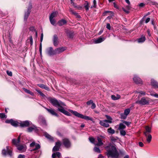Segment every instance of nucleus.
Instances as JSON below:
<instances>
[{
	"label": "nucleus",
	"mask_w": 158,
	"mask_h": 158,
	"mask_svg": "<svg viewBox=\"0 0 158 158\" xmlns=\"http://www.w3.org/2000/svg\"><path fill=\"white\" fill-rule=\"evenodd\" d=\"M49 101L54 106L58 107V110L64 114L69 116H71V114L67 111L65 110L63 106H66L65 104L61 101L57 100L54 98H50L49 99Z\"/></svg>",
	"instance_id": "1"
},
{
	"label": "nucleus",
	"mask_w": 158,
	"mask_h": 158,
	"mask_svg": "<svg viewBox=\"0 0 158 158\" xmlns=\"http://www.w3.org/2000/svg\"><path fill=\"white\" fill-rule=\"evenodd\" d=\"M107 151V155L113 158H118V154L116 148L114 146H107L105 147Z\"/></svg>",
	"instance_id": "2"
},
{
	"label": "nucleus",
	"mask_w": 158,
	"mask_h": 158,
	"mask_svg": "<svg viewBox=\"0 0 158 158\" xmlns=\"http://www.w3.org/2000/svg\"><path fill=\"white\" fill-rule=\"evenodd\" d=\"M69 111L71 113L78 117L86 120H89L90 121L92 120V118L89 116H84L83 115L81 114L76 111H73L72 110H70Z\"/></svg>",
	"instance_id": "3"
},
{
	"label": "nucleus",
	"mask_w": 158,
	"mask_h": 158,
	"mask_svg": "<svg viewBox=\"0 0 158 158\" xmlns=\"http://www.w3.org/2000/svg\"><path fill=\"white\" fill-rule=\"evenodd\" d=\"M30 147L33 148L31 150V151H34V153L35 154L39 152V151L38 150L40 148V146L39 144L33 142L30 144Z\"/></svg>",
	"instance_id": "4"
},
{
	"label": "nucleus",
	"mask_w": 158,
	"mask_h": 158,
	"mask_svg": "<svg viewBox=\"0 0 158 158\" xmlns=\"http://www.w3.org/2000/svg\"><path fill=\"white\" fill-rule=\"evenodd\" d=\"M136 103L142 105H148L149 103V100L147 98H142L140 100L137 101Z\"/></svg>",
	"instance_id": "5"
},
{
	"label": "nucleus",
	"mask_w": 158,
	"mask_h": 158,
	"mask_svg": "<svg viewBox=\"0 0 158 158\" xmlns=\"http://www.w3.org/2000/svg\"><path fill=\"white\" fill-rule=\"evenodd\" d=\"M62 143L66 148H70L71 143L68 139L65 138L63 139H62Z\"/></svg>",
	"instance_id": "6"
},
{
	"label": "nucleus",
	"mask_w": 158,
	"mask_h": 158,
	"mask_svg": "<svg viewBox=\"0 0 158 158\" xmlns=\"http://www.w3.org/2000/svg\"><path fill=\"white\" fill-rule=\"evenodd\" d=\"M9 146H6V149H3L2 151V154L4 156L6 155L7 154L9 155L10 156H12V151L9 149Z\"/></svg>",
	"instance_id": "7"
},
{
	"label": "nucleus",
	"mask_w": 158,
	"mask_h": 158,
	"mask_svg": "<svg viewBox=\"0 0 158 158\" xmlns=\"http://www.w3.org/2000/svg\"><path fill=\"white\" fill-rule=\"evenodd\" d=\"M44 108L48 111V112L52 115L55 116L56 117H58L59 115L55 111L54 109L51 108L48 109L47 107H44Z\"/></svg>",
	"instance_id": "8"
},
{
	"label": "nucleus",
	"mask_w": 158,
	"mask_h": 158,
	"mask_svg": "<svg viewBox=\"0 0 158 158\" xmlns=\"http://www.w3.org/2000/svg\"><path fill=\"white\" fill-rule=\"evenodd\" d=\"M67 49L66 47H59L56 49L55 50V55L59 54L62 52L64 51L65 50Z\"/></svg>",
	"instance_id": "9"
},
{
	"label": "nucleus",
	"mask_w": 158,
	"mask_h": 158,
	"mask_svg": "<svg viewBox=\"0 0 158 158\" xmlns=\"http://www.w3.org/2000/svg\"><path fill=\"white\" fill-rule=\"evenodd\" d=\"M21 139V135H19L17 139H12V142L13 144L15 145L16 147L19 144Z\"/></svg>",
	"instance_id": "10"
},
{
	"label": "nucleus",
	"mask_w": 158,
	"mask_h": 158,
	"mask_svg": "<svg viewBox=\"0 0 158 158\" xmlns=\"http://www.w3.org/2000/svg\"><path fill=\"white\" fill-rule=\"evenodd\" d=\"M47 53L51 56L55 55V50H53L52 47H50L47 49Z\"/></svg>",
	"instance_id": "11"
},
{
	"label": "nucleus",
	"mask_w": 158,
	"mask_h": 158,
	"mask_svg": "<svg viewBox=\"0 0 158 158\" xmlns=\"http://www.w3.org/2000/svg\"><path fill=\"white\" fill-rule=\"evenodd\" d=\"M106 120H100L99 122L100 124L102 126L108 127L110 126L109 124Z\"/></svg>",
	"instance_id": "12"
},
{
	"label": "nucleus",
	"mask_w": 158,
	"mask_h": 158,
	"mask_svg": "<svg viewBox=\"0 0 158 158\" xmlns=\"http://www.w3.org/2000/svg\"><path fill=\"white\" fill-rule=\"evenodd\" d=\"M61 143L60 141H58L56 143V145L52 149L53 151H58L61 146Z\"/></svg>",
	"instance_id": "13"
},
{
	"label": "nucleus",
	"mask_w": 158,
	"mask_h": 158,
	"mask_svg": "<svg viewBox=\"0 0 158 158\" xmlns=\"http://www.w3.org/2000/svg\"><path fill=\"white\" fill-rule=\"evenodd\" d=\"M38 121L40 124L45 126H47V123L45 118L42 116H39L38 118Z\"/></svg>",
	"instance_id": "14"
},
{
	"label": "nucleus",
	"mask_w": 158,
	"mask_h": 158,
	"mask_svg": "<svg viewBox=\"0 0 158 158\" xmlns=\"http://www.w3.org/2000/svg\"><path fill=\"white\" fill-rule=\"evenodd\" d=\"M31 122L28 120L23 121L20 123V126L22 127H27L30 125Z\"/></svg>",
	"instance_id": "15"
},
{
	"label": "nucleus",
	"mask_w": 158,
	"mask_h": 158,
	"mask_svg": "<svg viewBox=\"0 0 158 158\" xmlns=\"http://www.w3.org/2000/svg\"><path fill=\"white\" fill-rule=\"evenodd\" d=\"M6 122L7 123H10L11 125L15 127H17L18 125V122L12 119L6 120Z\"/></svg>",
	"instance_id": "16"
},
{
	"label": "nucleus",
	"mask_w": 158,
	"mask_h": 158,
	"mask_svg": "<svg viewBox=\"0 0 158 158\" xmlns=\"http://www.w3.org/2000/svg\"><path fill=\"white\" fill-rule=\"evenodd\" d=\"M53 41L54 45L55 46H56L58 44V37L57 35L56 34L54 35L53 38Z\"/></svg>",
	"instance_id": "17"
},
{
	"label": "nucleus",
	"mask_w": 158,
	"mask_h": 158,
	"mask_svg": "<svg viewBox=\"0 0 158 158\" xmlns=\"http://www.w3.org/2000/svg\"><path fill=\"white\" fill-rule=\"evenodd\" d=\"M17 149L22 152H24L26 150V146L23 145H19L17 147Z\"/></svg>",
	"instance_id": "18"
},
{
	"label": "nucleus",
	"mask_w": 158,
	"mask_h": 158,
	"mask_svg": "<svg viewBox=\"0 0 158 158\" xmlns=\"http://www.w3.org/2000/svg\"><path fill=\"white\" fill-rule=\"evenodd\" d=\"M133 80L137 84H140L142 83L141 79L136 76H135L133 78Z\"/></svg>",
	"instance_id": "19"
},
{
	"label": "nucleus",
	"mask_w": 158,
	"mask_h": 158,
	"mask_svg": "<svg viewBox=\"0 0 158 158\" xmlns=\"http://www.w3.org/2000/svg\"><path fill=\"white\" fill-rule=\"evenodd\" d=\"M37 130V127L34 125H33L31 127H29L27 128V131L28 132H30L33 131H36Z\"/></svg>",
	"instance_id": "20"
},
{
	"label": "nucleus",
	"mask_w": 158,
	"mask_h": 158,
	"mask_svg": "<svg viewBox=\"0 0 158 158\" xmlns=\"http://www.w3.org/2000/svg\"><path fill=\"white\" fill-rule=\"evenodd\" d=\"M146 131L144 132V134L145 136H146L149 133H150L151 132V128L148 126H147L145 127Z\"/></svg>",
	"instance_id": "21"
},
{
	"label": "nucleus",
	"mask_w": 158,
	"mask_h": 158,
	"mask_svg": "<svg viewBox=\"0 0 158 158\" xmlns=\"http://www.w3.org/2000/svg\"><path fill=\"white\" fill-rule=\"evenodd\" d=\"M69 11L72 14L74 15L77 18H81V16L78 14L77 13L76 11H73L72 9L70 8L69 9Z\"/></svg>",
	"instance_id": "22"
},
{
	"label": "nucleus",
	"mask_w": 158,
	"mask_h": 158,
	"mask_svg": "<svg viewBox=\"0 0 158 158\" xmlns=\"http://www.w3.org/2000/svg\"><path fill=\"white\" fill-rule=\"evenodd\" d=\"M97 139L98 141V143H95L94 145L98 146H101L103 145V143L102 142V140L99 137H98Z\"/></svg>",
	"instance_id": "23"
},
{
	"label": "nucleus",
	"mask_w": 158,
	"mask_h": 158,
	"mask_svg": "<svg viewBox=\"0 0 158 158\" xmlns=\"http://www.w3.org/2000/svg\"><path fill=\"white\" fill-rule=\"evenodd\" d=\"M151 84L155 88H158V83L156 81L153 79L151 80Z\"/></svg>",
	"instance_id": "24"
},
{
	"label": "nucleus",
	"mask_w": 158,
	"mask_h": 158,
	"mask_svg": "<svg viewBox=\"0 0 158 158\" xmlns=\"http://www.w3.org/2000/svg\"><path fill=\"white\" fill-rule=\"evenodd\" d=\"M66 23L67 21L65 20L62 19L58 21V24L59 26H61L66 24Z\"/></svg>",
	"instance_id": "25"
},
{
	"label": "nucleus",
	"mask_w": 158,
	"mask_h": 158,
	"mask_svg": "<svg viewBox=\"0 0 158 158\" xmlns=\"http://www.w3.org/2000/svg\"><path fill=\"white\" fill-rule=\"evenodd\" d=\"M104 40V38L100 37L98 39H96L95 40L94 43L95 44L103 42Z\"/></svg>",
	"instance_id": "26"
},
{
	"label": "nucleus",
	"mask_w": 158,
	"mask_h": 158,
	"mask_svg": "<svg viewBox=\"0 0 158 158\" xmlns=\"http://www.w3.org/2000/svg\"><path fill=\"white\" fill-rule=\"evenodd\" d=\"M123 123H119L118 128V130L119 131L123 130L126 128V126Z\"/></svg>",
	"instance_id": "27"
},
{
	"label": "nucleus",
	"mask_w": 158,
	"mask_h": 158,
	"mask_svg": "<svg viewBox=\"0 0 158 158\" xmlns=\"http://www.w3.org/2000/svg\"><path fill=\"white\" fill-rule=\"evenodd\" d=\"M37 85L40 88L45 89L47 90H49V88L47 86L43 84H38Z\"/></svg>",
	"instance_id": "28"
},
{
	"label": "nucleus",
	"mask_w": 158,
	"mask_h": 158,
	"mask_svg": "<svg viewBox=\"0 0 158 158\" xmlns=\"http://www.w3.org/2000/svg\"><path fill=\"white\" fill-rule=\"evenodd\" d=\"M146 140L148 143H150L152 139V136L150 134H148L146 136Z\"/></svg>",
	"instance_id": "29"
},
{
	"label": "nucleus",
	"mask_w": 158,
	"mask_h": 158,
	"mask_svg": "<svg viewBox=\"0 0 158 158\" xmlns=\"http://www.w3.org/2000/svg\"><path fill=\"white\" fill-rule=\"evenodd\" d=\"M66 79L68 80V81H69L70 82L74 84H78L76 80L73 78H69L68 79Z\"/></svg>",
	"instance_id": "30"
},
{
	"label": "nucleus",
	"mask_w": 158,
	"mask_h": 158,
	"mask_svg": "<svg viewBox=\"0 0 158 158\" xmlns=\"http://www.w3.org/2000/svg\"><path fill=\"white\" fill-rule=\"evenodd\" d=\"M105 117L107 118V120H106L109 123H112V119L110 116L107 115H106Z\"/></svg>",
	"instance_id": "31"
},
{
	"label": "nucleus",
	"mask_w": 158,
	"mask_h": 158,
	"mask_svg": "<svg viewBox=\"0 0 158 158\" xmlns=\"http://www.w3.org/2000/svg\"><path fill=\"white\" fill-rule=\"evenodd\" d=\"M107 131L108 133L111 134H114L115 132V130L112 129L111 127L108 128L107 130Z\"/></svg>",
	"instance_id": "32"
},
{
	"label": "nucleus",
	"mask_w": 158,
	"mask_h": 158,
	"mask_svg": "<svg viewBox=\"0 0 158 158\" xmlns=\"http://www.w3.org/2000/svg\"><path fill=\"white\" fill-rule=\"evenodd\" d=\"M57 14V13L56 12H53L51 13L49 16V19H53V18L55 17Z\"/></svg>",
	"instance_id": "33"
},
{
	"label": "nucleus",
	"mask_w": 158,
	"mask_h": 158,
	"mask_svg": "<svg viewBox=\"0 0 158 158\" xmlns=\"http://www.w3.org/2000/svg\"><path fill=\"white\" fill-rule=\"evenodd\" d=\"M30 13V12H29V11H27V12L25 13L24 17V19L25 20H27Z\"/></svg>",
	"instance_id": "34"
},
{
	"label": "nucleus",
	"mask_w": 158,
	"mask_h": 158,
	"mask_svg": "<svg viewBox=\"0 0 158 158\" xmlns=\"http://www.w3.org/2000/svg\"><path fill=\"white\" fill-rule=\"evenodd\" d=\"M45 136L46 138L50 140H53V138L47 133H45Z\"/></svg>",
	"instance_id": "35"
},
{
	"label": "nucleus",
	"mask_w": 158,
	"mask_h": 158,
	"mask_svg": "<svg viewBox=\"0 0 158 158\" xmlns=\"http://www.w3.org/2000/svg\"><path fill=\"white\" fill-rule=\"evenodd\" d=\"M145 40V38L144 36L142 37L138 40V43H142Z\"/></svg>",
	"instance_id": "36"
},
{
	"label": "nucleus",
	"mask_w": 158,
	"mask_h": 158,
	"mask_svg": "<svg viewBox=\"0 0 158 158\" xmlns=\"http://www.w3.org/2000/svg\"><path fill=\"white\" fill-rule=\"evenodd\" d=\"M111 141L112 142H115L118 139V138L117 137H114L113 136H111L110 137Z\"/></svg>",
	"instance_id": "37"
},
{
	"label": "nucleus",
	"mask_w": 158,
	"mask_h": 158,
	"mask_svg": "<svg viewBox=\"0 0 158 158\" xmlns=\"http://www.w3.org/2000/svg\"><path fill=\"white\" fill-rule=\"evenodd\" d=\"M120 118L122 119H125L127 118V116L125 114L123 113H121L120 114Z\"/></svg>",
	"instance_id": "38"
},
{
	"label": "nucleus",
	"mask_w": 158,
	"mask_h": 158,
	"mask_svg": "<svg viewBox=\"0 0 158 158\" xmlns=\"http://www.w3.org/2000/svg\"><path fill=\"white\" fill-rule=\"evenodd\" d=\"M84 7L85 8L86 10H89V3L86 1L85 2V3H84Z\"/></svg>",
	"instance_id": "39"
},
{
	"label": "nucleus",
	"mask_w": 158,
	"mask_h": 158,
	"mask_svg": "<svg viewBox=\"0 0 158 158\" xmlns=\"http://www.w3.org/2000/svg\"><path fill=\"white\" fill-rule=\"evenodd\" d=\"M35 90L37 92L40 94V95L42 96L43 98H44L45 97V95L42 93L41 92L40 90L38 89H35Z\"/></svg>",
	"instance_id": "40"
},
{
	"label": "nucleus",
	"mask_w": 158,
	"mask_h": 158,
	"mask_svg": "<svg viewBox=\"0 0 158 158\" xmlns=\"http://www.w3.org/2000/svg\"><path fill=\"white\" fill-rule=\"evenodd\" d=\"M94 152H97L98 153H100L101 152V150L98 148L97 147H94Z\"/></svg>",
	"instance_id": "41"
},
{
	"label": "nucleus",
	"mask_w": 158,
	"mask_h": 158,
	"mask_svg": "<svg viewBox=\"0 0 158 158\" xmlns=\"http://www.w3.org/2000/svg\"><path fill=\"white\" fill-rule=\"evenodd\" d=\"M130 109L129 108L125 109L124 110V113L127 116L130 112Z\"/></svg>",
	"instance_id": "42"
},
{
	"label": "nucleus",
	"mask_w": 158,
	"mask_h": 158,
	"mask_svg": "<svg viewBox=\"0 0 158 158\" xmlns=\"http://www.w3.org/2000/svg\"><path fill=\"white\" fill-rule=\"evenodd\" d=\"M123 123H124L127 126H128L131 124V123L129 122H127L125 120H122L121 121Z\"/></svg>",
	"instance_id": "43"
},
{
	"label": "nucleus",
	"mask_w": 158,
	"mask_h": 158,
	"mask_svg": "<svg viewBox=\"0 0 158 158\" xmlns=\"http://www.w3.org/2000/svg\"><path fill=\"white\" fill-rule=\"evenodd\" d=\"M120 134L122 136H125L126 135V132L124 130H120Z\"/></svg>",
	"instance_id": "44"
},
{
	"label": "nucleus",
	"mask_w": 158,
	"mask_h": 158,
	"mask_svg": "<svg viewBox=\"0 0 158 158\" xmlns=\"http://www.w3.org/2000/svg\"><path fill=\"white\" fill-rule=\"evenodd\" d=\"M89 139L90 142L94 144L95 143H94L95 139L93 137H89Z\"/></svg>",
	"instance_id": "45"
},
{
	"label": "nucleus",
	"mask_w": 158,
	"mask_h": 158,
	"mask_svg": "<svg viewBox=\"0 0 158 158\" xmlns=\"http://www.w3.org/2000/svg\"><path fill=\"white\" fill-rule=\"evenodd\" d=\"M50 21L51 24L54 25L55 23V21L53 19H49Z\"/></svg>",
	"instance_id": "46"
},
{
	"label": "nucleus",
	"mask_w": 158,
	"mask_h": 158,
	"mask_svg": "<svg viewBox=\"0 0 158 158\" xmlns=\"http://www.w3.org/2000/svg\"><path fill=\"white\" fill-rule=\"evenodd\" d=\"M93 5L92 6L91 8L94 7L96 8V0H94L93 2Z\"/></svg>",
	"instance_id": "47"
},
{
	"label": "nucleus",
	"mask_w": 158,
	"mask_h": 158,
	"mask_svg": "<svg viewBox=\"0 0 158 158\" xmlns=\"http://www.w3.org/2000/svg\"><path fill=\"white\" fill-rule=\"evenodd\" d=\"M0 118H6V116L4 113H0Z\"/></svg>",
	"instance_id": "48"
},
{
	"label": "nucleus",
	"mask_w": 158,
	"mask_h": 158,
	"mask_svg": "<svg viewBox=\"0 0 158 158\" xmlns=\"http://www.w3.org/2000/svg\"><path fill=\"white\" fill-rule=\"evenodd\" d=\"M39 51L40 55H42V47L41 43L40 44V46L39 48Z\"/></svg>",
	"instance_id": "49"
},
{
	"label": "nucleus",
	"mask_w": 158,
	"mask_h": 158,
	"mask_svg": "<svg viewBox=\"0 0 158 158\" xmlns=\"http://www.w3.org/2000/svg\"><path fill=\"white\" fill-rule=\"evenodd\" d=\"M32 8V6L31 3H30L29 6V7H28L27 11H29V12H31V10Z\"/></svg>",
	"instance_id": "50"
},
{
	"label": "nucleus",
	"mask_w": 158,
	"mask_h": 158,
	"mask_svg": "<svg viewBox=\"0 0 158 158\" xmlns=\"http://www.w3.org/2000/svg\"><path fill=\"white\" fill-rule=\"evenodd\" d=\"M6 73L7 75L10 76H12V73L11 72L9 71L8 70L6 71Z\"/></svg>",
	"instance_id": "51"
},
{
	"label": "nucleus",
	"mask_w": 158,
	"mask_h": 158,
	"mask_svg": "<svg viewBox=\"0 0 158 158\" xmlns=\"http://www.w3.org/2000/svg\"><path fill=\"white\" fill-rule=\"evenodd\" d=\"M93 102V101L92 100H90L87 102L86 104L88 105H90V104H92Z\"/></svg>",
	"instance_id": "52"
},
{
	"label": "nucleus",
	"mask_w": 158,
	"mask_h": 158,
	"mask_svg": "<svg viewBox=\"0 0 158 158\" xmlns=\"http://www.w3.org/2000/svg\"><path fill=\"white\" fill-rule=\"evenodd\" d=\"M56 153V156L58 157V158H60L61 156V154L59 152H57Z\"/></svg>",
	"instance_id": "53"
},
{
	"label": "nucleus",
	"mask_w": 158,
	"mask_h": 158,
	"mask_svg": "<svg viewBox=\"0 0 158 158\" xmlns=\"http://www.w3.org/2000/svg\"><path fill=\"white\" fill-rule=\"evenodd\" d=\"M111 98L114 100H117L116 97V96L115 95H112L111 96Z\"/></svg>",
	"instance_id": "54"
},
{
	"label": "nucleus",
	"mask_w": 158,
	"mask_h": 158,
	"mask_svg": "<svg viewBox=\"0 0 158 158\" xmlns=\"http://www.w3.org/2000/svg\"><path fill=\"white\" fill-rule=\"evenodd\" d=\"M25 156L24 155H23L22 154H19L17 158H25Z\"/></svg>",
	"instance_id": "55"
},
{
	"label": "nucleus",
	"mask_w": 158,
	"mask_h": 158,
	"mask_svg": "<svg viewBox=\"0 0 158 158\" xmlns=\"http://www.w3.org/2000/svg\"><path fill=\"white\" fill-rule=\"evenodd\" d=\"M23 90H24V91L26 92V93L27 94H29L30 90L27 89H25V88H23Z\"/></svg>",
	"instance_id": "56"
},
{
	"label": "nucleus",
	"mask_w": 158,
	"mask_h": 158,
	"mask_svg": "<svg viewBox=\"0 0 158 158\" xmlns=\"http://www.w3.org/2000/svg\"><path fill=\"white\" fill-rule=\"evenodd\" d=\"M106 27L109 30L110 29V23H108L106 24Z\"/></svg>",
	"instance_id": "57"
},
{
	"label": "nucleus",
	"mask_w": 158,
	"mask_h": 158,
	"mask_svg": "<svg viewBox=\"0 0 158 158\" xmlns=\"http://www.w3.org/2000/svg\"><path fill=\"white\" fill-rule=\"evenodd\" d=\"M29 40L31 45H32L33 44V39L32 36L30 37Z\"/></svg>",
	"instance_id": "58"
},
{
	"label": "nucleus",
	"mask_w": 158,
	"mask_h": 158,
	"mask_svg": "<svg viewBox=\"0 0 158 158\" xmlns=\"http://www.w3.org/2000/svg\"><path fill=\"white\" fill-rule=\"evenodd\" d=\"M138 93L143 95H145L146 94V93L145 92L140 91L138 92Z\"/></svg>",
	"instance_id": "59"
},
{
	"label": "nucleus",
	"mask_w": 158,
	"mask_h": 158,
	"mask_svg": "<svg viewBox=\"0 0 158 158\" xmlns=\"http://www.w3.org/2000/svg\"><path fill=\"white\" fill-rule=\"evenodd\" d=\"M96 107V105L93 102L92 104V106L91 108L92 109H94Z\"/></svg>",
	"instance_id": "60"
},
{
	"label": "nucleus",
	"mask_w": 158,
	"mask_h": 158,
	"mask_svg": "<svg viewBox=\"0 0 158 158\" xmlns=\"http://www.w3.org/2000/svg\"><path fill=\"white\" fill-rule=\"evenodd\" d=\"M139 146L140 147H143L144 146L142 142H139Z\"/></svg>",
	"instance_id": "61"
},
{
	"label": "nucleus",
	"mask_w": 158,
	"mask_h": 158,
	"mask_svg": "<svg viewBox=\"0 0 158 158\" xmlns=\"http://www.w3.org/2000/svg\"><path fill=\"white\" fill-rule=\"evenodd\" d=\"M43 33L41 34L40 37V42L41 43L43 41Z\"/></svg>",
	"instance_id": "62"
},
{
	"label": "nucleus",
	"mask_w": 158,
	"mask_h": 158,
	"mask_svg": "<svg viewBox=\"0 0 158 158\" xmlns=\"http://www.w3.org/2000/svg\"><path fill=\"white\" fill-rule=\"evenodd\" d=\"M73 6H74V7L77 8H78V9H79L80 8H81V7H80V6H77L76 5V4H75V3L74 4V5H73Z\"/></svg>",
	"instance_id": "63"
},
{
	"label": "nucleus",
	"mask_w": 158,
	"mask_h": 158,
	"mask_svg": "<svg viewBox=\"0 0 158 158\" xmlns=\"http://www.w3.org/2000/svg\"><path fill=\"white\" fill-rule=\"evenodd\" d=\"M56 156V154L55 153H53L52 155V158H55Z\"/></svg>",
	"instance_id": "64"
}]
</instances>
